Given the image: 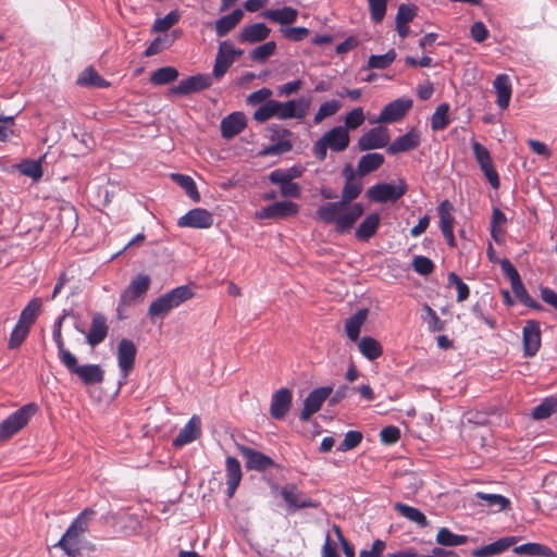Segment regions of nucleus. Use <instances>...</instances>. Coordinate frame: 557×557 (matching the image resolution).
<instances>
[{
  "label": "nucleus",
  "instance_id": "obj_1",
  "mask_svg": "<svg viewBox=\"0 0 557 557\" xmlns=\"http://www.w3.org/2000/svg\"><path fill=\"white\" fill-rule=\"evenodd\" d=\"M363 214L361 203L349 205L342 199L334 202H325L315 211V219L325 224H334L337 233L348 232Z\"/></svg>",
  "mask_w": 557,
  "mask_h": 557
},
{
  "label": "nucleus",
  "instance_id": "obj_2",
  "mask_svg": "<svg viewBox=\"0 0 557 557\" xmlns=\"http://www.w3.org/2000/svg\"><path fill=\"white\" fill-rule=\"evenodd\" d=\"M518 537L506 536L502 537L491 544L484 545L481 548L474 549L473 557H488L493 555H502L512 547V553L516 555H525L531 557H556L547 546L539 543H525L517 545Z\"/></svg>",
  "mask_w": 557,
  "mask_h": 557
},
{
  "label": "nucleus",
  "instance_id": "obj_3",
  "mask_svg": "<svg viewBox=\"0 0 557 557\" xmlns=\"http://www.w3.org/2000/svg\"><path fill=\"white\" fill-rule=\"evenodd\" d=\"M95 516V511L90 508L84 509L75 520L70 524L66 532L58 542L66 555L75 557L83 554V537L88 530L89 523Z\"/></svg>",
  "mask_w": 557,
  "mask_h": 557
},
{
  "label": "nucleus",
  "instance_id": "obj_4",
  "mask_svg": "<svg viewBox=\"0 0 557 557\" xmlns=\"http://www.w3.org/2000/svg\"><path fill=\"white\" fill-rule=\"evenodd\" d=\"M193 296L194 293L190 287L187 285L178 286L153 300L149 306L148 313L151 318L164 317L172 309L193 298Z\"/></svg>",
  "mask_w": 557,
  "mask_h": 557
},
{
  "label": "nucleus",
  "instance_id": "obj_5",
  "mask_svg": "<svg viewBox=\"0 0 557 557\" xmlns=\"http://www.w3.org/2000/svg\"><path fill=\"white\" fill-rule=\"evenodd\" d=\"M349 143L350 137L347 129L344 126H335L314 143L312 150L314 156L323 161L326 158L327 149L341 152L348 147Z\"/></svg>",
  "mask_w": 557,
  "mask_h": 557
},
{
  "label": "nucleus",
  "instance_id": "obj_6",
  "mask_svg": "<svg viewBox=\"0 0 557 557\" xmlns=\"http://www.w3.org/2000/svg\"><path fill=\"white\" fill-rule=\"evenodd\" d=\"M37 405L27 404L0 423V442L5 441L22 430L36 413Z\"/></svg>",
  "mask_w": 557,
  "mask_h": 557
},
{
  "label": "nucleus",
  "instance_id": "obj_7",
  "mask_svg": "<svg viewBox=\"0 0 557 557\" xmlns=\"http://www.w3.org/2000/svg\"><path fill=\"white\" fill-rule=\"evenodd\" d=\"M37 405L27 404L0 423V442L5 441L22 430L36 413Z\"/></svg>",
  "mask_w": 557,
  "mask_h": 557
},
{
  "label": "nucleus",
  "instance_id": "obj_8",
  "mask_svg": "<svg viewBox=\"0 0 557 557\" xmlns=\"http://www.w3.org/2000/svg\"><path fill=\"white\" fill-rule=\"evenodd\" d=\"M151 284L150 276L147 274L136 275L129 285L123 290L120 296L117 311L121 312L122 308L134 304L145 297Z\"/></svg>",
  "mask_w": 557,
  "mask_h": 557
},
{
  "label": "nucleus",
  "instance_id": "obj_9",
  "mask_svg": "<svg viewBox=\"0 0 557 557\" xmlns=\"http://www.w3.org/2000/svg\"><path fill=\"white\" fill-rule=\"evenodd\" d=\"M242 54L243 50L235 49L230 41L220 42L212 70V77L220 81L235 60Z\"/></svg>",
  "mask_w": 557,
  "mask_h": 557
},
{
  "label": "nucleus",
  "instance_id": "obj_10",
  "mask_svg": "<svg viewBox=\"0 0 557 557\" xmlns=\"http://www.w3.org/2000/svg\"><path fill=\"white\" fill-rule=\"evenodd\" d=\"M310 108V99L301 97L285 102L277 101L276 119L278 120H304Z\"/></svg>",
  "mask_w": 557,
  "mask_h": 557
},
{
  "label": "nucleus",
  "instance_id": "obj_11",
  "mask_svg": "<svg viewBox=\"0 0 557 557\" xmlns=\"http://www.w3.org/2000/svg\"><path fill=\"white\" fill-rule=\"evenodd\" d=\"M405 193L406 186L403 182L397 185L381 183L370 187L367 196L375 202H387L398 200Z\"/></svg>",
  "mask_w": 557,
  "mask_h": 557
},
{
  "label": "nucleus",
  "instance_id": "obj_12",
  "mask_svg": "<svg viewBox=\"0 0 557 557\" xmlns=\"http://www.w3.org/2000/svg\"><path fill=\"white\" fill-rule=\"evenodd\" d=\"M63 366L72 373L77 375L86 385L98 384L103 381V370L99 364H84L79 366L77 358L74 356V361L63 363Z\"/></svg>",
  "mask_w": 557,
  "mask_h": 557
},
{
  "label": "nucleus",
  "instance_id": "obj_13",
  "mask_svg": "<svg viewBox=\"0 0 557 557\" xmlns=\"http://www.w3.org/2000/svg\"><path fill=\"white\" fill-rule=\"evenodd\" d=\"M332 392L333 388L331 386L318 387L311 391L304 401L300 420L308 421L312 414L318 412L323 403L332 395Z\"/></svg>",
  "mask_w": 557,
  "mask_h": 557
},
{
  "label": "nucleus",
  "instance_id": "obj_14",
  "mask_svg": "<svg viewBox=\"0 0 557 557\" xmlns=\"http://www.w3.org/2000/svg\"><path fill=\"white\" fill-rule=\"evenodd\" d=\"M299 207L290 200L276 201L267 206L256 213L258 219L280 220L294 216L298 213Z\"/></svg>",
  "mask_w": 557,
  "mask_h": 557
},
{
  "label": "nucleus",
  "instance_id": "obj_15",
  "mask_svg": "<svg viewBox=\"0 0 557 557\" xmlns=\"http://www.w3.org/2000/svg\"><path fill=\"white\" fill-rule=\"evenodd\" d=\"M472 149L475 160L479 163L488 183L492 185V187L498 188L499 177L494 169L493 161L488 150L483 145L474 140L472 141Z\"/></svg>",
  "mask_w": 557,
  "mask_h": 557
},
{
  "label": "nucleus",
  "instance_id": "obj_16",
  "mask_svg": "<svg viewBox=\"0 0 557 557\" xmlns=\"http://www.w3.org/2000/svg\"><path fill=\"white\" fill-rule=\"evenodd\" d=\"M211 84V77L208 74H197L182 79L176 86L170 89V94L187 96L207 89Z\"/></svg>",
  "mask_w": 557,
  "mask_h": 557
},
{
  "label": "nucleus",
  "instance_id": "obj_17",
  "mask_svg": "<svg viewBox=\"0 0 557 557\" xmlns=\"http://www.w3.org/2000/svg\"><path fill=\"white\" fill-rule=\"evenodd\" d=\"M412 107V100L406 97L398 98L386 104L381 111L377 123H394L399 121Z\"/></svg>",
  "mask_w": 557,
  "mask_h": 557
},
{
  "label": "nucleus",
  "instance_id": "obj_18",
  "mask_svg": "<svg viewBox=\"0 0 557 557\" xmlns=\"http://www.w3.org/2000/svg\"><path fill=\"white\" fill-rule=\"evenodd\" d=\"M523 354L525 357H533L541 347L540 323L534 320L527 321L522 330Z\"/></svg>",
  "mask_w": 557,
  "mask_h": 557
},
{
  "label": "nucleus",
  "instance_id": "obj_19",
  "mask_svg": "<svg viewBox=\"0 0 557 557\" xmlns=\"http://www.w3.org/2000/svg\"><path fill=\"white\" fill-rule=\"evenodd\" d=\"M389 141L388 129L384 126L371 128L364 133L358 140V147L361 151L384 148Z\"/></svg>",
  "mask_w": 557,
  "mask_h": 557
},
{
  "label": "nucleus",
  "instance_id": "obj_20",
  "mask_svg": "<svg viewBox=\"0 0 557 557\" xmlns=\"http://www.w3.org/2000/svg\"><path fill=\"white\" fill-rule=\"evenodd\" d=\"M213 224V215L206 209L195 208L181 216L177 221L180 227L209 228Z\"/></svg>",
  "mask_w": 557,
  "mask_h": 557
},
{
  "label": "nucleus",
  "instance_id": "obj_21",
  "mask_svg": "<svg viewBox=\"0 0 557 557\" xmlns=\"http://www.w3.org/2000/svg\"><path fill=\"white\" fill-rule=\"evenodd\" d=\"M136 346L135 344L127 339L123 338L117 345V363L122 374L123 380H126L128 373L134 368L135 357H136Z\"/></svg>",
  "mask_w": 557,
  "mask_h": 557
},
{
  "label": "nucleus",
  "instance_id": "obj_22",
  "mask_svg": "<svg viewBox=\"0 0 557 557\" xmlns=\"http://www.w3.org/2000/svg\"><path fill=\"white\" fill-rule=\"evenodd\" d=\"M293 393L288 388H280L271 398L270 414L276 420H282L292 407Z\"/></svg>",
  "mask_w": 557,
  "mask_h": 557
},
{
  "label": "nucleus",
  "instance_id": "obj_23",
  "mask_svg": "<svg viewBox=\"0 0 557 557\" xmlns=\"http://www.w3.org/2000/svg\"><path fill=\"white\" fill-rule=\"evenodd\" d=\"M226 495L232 498L243 479V472L239 461L232 456L225 459Z\"/></svg>",
  "mask_w": 557,
  "mask_h": 557
},
{
  "label": "nucleus",
  "instance_id": "obj_24",
  "mask_svg": "<svg viewBox=\"0 0 557 557\" xmlns=\"http://www.w3.org/2000/svg\"><path fill=\"white\" fill-rule=\"evenodd\" d=\"M249 470L263 471L273 466V460L264 454L247 446L238 447Z\"/></svg>",
  "mask_w": 557,
  "mask_h": 557
},
{
  "label": "nucleus",
  "instance_id": "obj_25",
  "mask_svg": "<svg viewBox=\"0 0 557 557\" xmlns=\"http://www.w3.org/2000/svg\"><path fill=\"white\" fill-rule=\"evenodd\" d=\"M201 433V421L197 416H193L190 420L180 431L173 441L175 447L187 445L199 437Z\"/></svg>",
  "mask_w": 557,
  "mask_h": 557
},
{
  "label": "nucleus",
  "instance_id": "obj_26",
  "mask_svg": "<svg viewBox=\"0 0 557 557\" xmlns=\"http://www.w3.org/2000/svg\"><path fill=\"white\" fill-rule=\"evenodd\" d=\"M420 133L412 128L405 135L396 138L387 148V152L396 154L417 148L420 145Z\"/></svg>",
  "mask_w": 557,
  "mask_h": 557
},
{
  "label": "nucleus",
  "instance_id": "obj_27",
  "mask_svg": "<svg viewBox=\"0 0 557 557\" xmlns=\"http://www.w3.org/2000/svg\"><path fill=\"white\" fill-rule=\"evenodd\" d=\"M246 126V119L242 112H233L221 121V134L230 139L238 135Z\"/></svg>",
  "mask_w": 557,
  "mask_h": 557
},
{
  "label": "nucleus",
  "instance_id": "obj_28",
  "mask_svg": "<svg viewBox=\"0 0 557 557\" xmlns=\"http://www.w3.org/2000/svg\"><path fill=\"white\" fill-rule=\"evenodd\" d=\"M108 334L107 319L102 313H95L91 321V326L86 335L87 343L95 347L102 343Z\"/></svg>",
  "mask_w": 557,
  "mask_h": 557
},
{
  "label": "nucleus",
  "instance_id": "obj_29",
  "mask_svg": "<svg viewBox=\"0 0 557 557\" xmlns=\"http://www.w3.org/2000/svg\"><path fill=\"white\" fill-rule=\"evenodd\" d=\"M271 29L264 23L245 26L239 34L240 42H260L269 37Z\"/></svg>",
  "mask_w": 557,
  "mask_h": 557
},
{
  "label": "nucleus",
  "instance_id": "obj_30",
  "mask_svg": "<svg viewBox=\"0 0 557 557\" xmlns=\"http://www.w3.org/2000/svg\"><path fill=\"white\" fill-rule=\"evenodd\" d=\"M493 87L497 94L496 103L500 109H506L509 106L511 98V83L506 74H499L493 82Z\"/></svg>",
  "mask_w": 557,
  "mask_h": 557
},
{
  "label": "nucleus",
  "instance_id": "obj_31",
  "mask_svg": "<svg viewBox=\"0 0 557 557\" xmlns=\"http://www.w3.org/2000/svg\"><path fill=\"white\" fill-rule=\"evenodd\" d=\"M262 16L271 22L282 25L293 24L298 17V11L292 7L270 9L262 13Z\"/></svg>",
  "mask_w": 557,
  "mask_h": 557
},
{
  "label": "nucleus",
  "instance_id": "obj_32",
  "mask_svg": "<svg viewBox=\"0 0 557 557\" xmlns=\"http://www.w3.org/2000/svg\"><path fill=\"white\" fill-rule=\"evenodd\" d=\"M368 317L367 309H360L355 314H352L349 319H347L345 323V331L348 338L352 342H356L359 337L361 327L366 322Z\"/></svg>",
  "mask_w": 557,
  "mask_h": 557
},
{
  "label": "nucleus",
  "instance_id": "obj_33",
  "mask_svg": "<svg viewBox=\"0 0 557 557\" xmlns=\"http://www.w3.org/2000/svg\"><path fill=\"white\" fill-rule=\"evenodd\" d=\"M284 500L293 508L312 507V502L305 497L295 486L288 485L283 487L281 492Z\"/></svg>",
  "mask_w": 557,
  "mask_h": 557
},
{
  "label": "nucleus",
  "instance_id": "obj_34",
  "mask_svg": "<svg viewBox=\"0 0 557 557\" xmlns=\"http://www.w3.org/2000/svg\"><path fill=\"white\" fill-rule=\"evenodd\" d=\"M244 12L240 9L234 10L231 14L220 17L215 23V32L219 37L225 36L243 18Z\"/></svg>",
  "mask_w": 557,
  "mask_h": 557
},
{
  "label": "nucleus",
  "instance_id": "obj_35",
  "mask_svg": "<svg viewBox=\"0 0 557 557\" xmlns=\"http://www.w3.org/2000/svg\"><path fill=\"white\" fill-rule=\"evenodd\" d=\"M384 163V156L377 152H371L359 159L357 171L360 176L367 175L377 170Z\"/></svg>",
  "mask_w": 557,
  "mask_h": 557
},
{
  "label": "nucleus",
  "instance_id": "obj_36",
  "mask_svg": "<svg viewBox=\"0 0 557 557\" xmlns=\"http://www.w3.org/2000/svg\"><path fill=\"white\" fill-rule=\"evenodd\" d=\"M360 354L370 361L380 358L383 354L382 345L373 337L364 336L358 343Z\"/></svg>",
  "mask_w": 557,
  "mask_h": 557
},
{
  "label": "nucleus",
  "instance_id": "obj_37",
  "mask_svg": "<svg viewBox=\"0 0 557 557\" xmlns=\"http://www.w3.org/2000/svg\"><path fill=\"white\" fill-rule=\"evenodd\" d=\"M379 225L380 215L377 213L369 214L358 226L356 231V237L359 240H369L376 233Z\"/></svg>",
  "mask_w": 557,
  "mask_h": 557
},
{
  "label": "nucleus",
  "instance_id": "obj_38",
  "mask_svg": "<svg viewBox=\"0 0 557 557\" xmlns=\"http://www.w3.org/2000/svg\"><path fill=\"white\" fill-rule=\"evenodd\" d=\"M362 191V183L355 178V173H350L347 176V181L342 190L341 199L349 205L355 200Z\"/></svg>",
  "mask_w": 557,
  "mask_h": 557
},
{
  "label": "nucleus",
  "instance_id": "obj_39",
  "mask_svg": "<svg viewBox=\"0 0 557 557\" xmlns=\"http://www.w3.org/2000/svg\"><path fill=\"white\" fill-rule=\"evenodd\" d=\"M395 510H397L403 517L406 519L421 525L425 527L428 524V520L425 515L419 509L408 506L403 503H396L394 506Z\"/></svg>",
  "mask_w": 557,
  "mask_h": 557
},
{
  "label": "nucleus",
  "instance_id": "obj_40",
  "mask_svg": "<svg viewBox=\"0 0 557 557\" xmlns=\"http://www.w3.org/2000/svg\"><path fill=\"white\" fill-rule=\"evenodd\" d=\"M178 77V71L172 66H164L153 71L150 75L152 85H166L174 82Z\"/></svg>",
  "mask_w": 557,
  "mask_h": 557
},
{
  "label": "nucleus",
  "instance_id": "obj_41",
  "mask_svg": "<svg viewBox=\"0 0 557 557\" xmlns=\"http://www.w3.org/2000/svg\"><path fill=\"white\" fill-rule=\"evenodd\" d=\"M40 309L41 300L39 298H34L22 310L17 322L30 327L35 323L36 318L40 312Z\"/></svg>",
  "mask_w": 557,
  "mask_h": 557
},
{
  "label": "nucleus",
  "instance_id": "obj_42",
  "mask_svg": "<svg viewBox=\"0 0 557 557\" xmlns=\"http://www.w3.org/2000/svg\"><path fill=\"white\" fill-rule=\"evenodd\" d=\"M557 411V398L547 397L532 412L534 420H544Z\"/></svg>",
  "mask_w": 557,
  "mask_h": 557
},
{
  "label": "nucleus",
  "instance_id": "obj_43",
  "mask_svg": "<svg viewBox=\"0 0 557 557\" xmlns=\"http://www.w3.org/2000/svg\"><path fill=\"white\" fill-rule=\"evenodd\" d=\"M475 497L478 499L483 500L486 506L491 508H496L499 511L508 508V506L510 505V500L507 497L499 494L478 492L475 494Z\"/></svg>",
  "mask_w": 557,
  "mask_h": 557
},
{
  "label": "nucleus",
  "instance_id": "obj_44",
  "mask_svg": "<svg viewBox=\"0 0 557 557\" xmlns=\"http://www.w3.org/2000/svg\"><path fill=\"white\" fill-rule=\"evenodd\" d=\"M18 171L34 181H38L42 176L41 159H25L17 165Z\"/></svg>",
  "mask_w": 557,
  "mask_h": 557
},
{
  "label": "nucleus",
  "instance_id": "obj_45",
  "mask_svg": "<svg viewBox=\"0 0 557 557\" xmlns=\"http://www.w3.org/2000/svg\"><path fill=\"white\" fill-rule=\"evenodd\" d=\"M449 106L447 103L440 104L431 119L433 131H442L449 124Z\"/></svg>",
  "mask_w": 557,
  "mask_h": 557
},
{
  "label": "nucleus",
  "instance_id": "obj_46",
  "mask_svg": "<svg viewBox=\"0 0 557 557\" xmlns=\"http://www.w3.org/2000/svg\"><path fill=\"white\" fill-rule=\"evenodd\" d=\"M436 541L444 546H459L466 543L467 536L455 534L447 528H442L437 532Z\"/></svg>",
  "mask_w": 557,
  "mask_h": 557
},
{
  "label": "nucleus",
  "instance_id": "obj_47",
  "mask_svg": "<svg viewBox=\"0 0 557 557\" xmlns=\"http://www.w3.org/2000/svg\"><path fill=\"white\" fill-rule=\"evenodd\" d=\"M172 178L177 185H180L186 191V194L193 200L199 201L200 196L197 190V186L190 176L175 173V174H172Z\"/></svg>",
  "mask_w": 557,
  "mask_h": 557
},
{
  "label": "nucleus",
  "instance_id": "obj_48",
  "mask_svg": "<svg viewBox=\"0 0 557 557\" xmlns=\"http://www.w3.org/2000/svg\"><path fill=\"white\" fill-rule=\"evenodd\" d=\"M342 104L338 100H327L325 102H323L317 113L314 114V117H313V122L315 124H320L323 120H325L326 117H330L334 114H336L338 112V110L341 109Z\"/></svg>",
  "mask_w": 557,
  "mask_h": 557
},
{
  "label": "nucleus",
  "instance_id": "obj_49",
  "mask_svg": "<svg viewBox=\"0 0 557 557\" xmlns=\"http://www.w3.org/2000/svg\"><path fill=\"white\" fill-rule=\"evenodd\" d=\"M277 100H268L261 104L253 113V120L258 123H264L272 117H276Z\"/></svg>",
  "mask_w": 557,
  "mask_h": 557
},
{
  "label": "nucleus",
  "instance_id": "obj_50",
  "mask_svg": "<svg viewBox=\"0 0 557 557\" xmlns=\"http://www.w3.org/2000/svg\"><path fill=\"white\" fill-rule=\"evenodd\" d=\"M77 84L81 86L94 87H104L108 85L107 82L92 67H88L82 72L77 78Z\"/></svg>",
  "mask_w": 557,
  "mask_h": 557
},
{
  "label": "nucleus",
  "instance_id": "obj_51",
  "mask_svg": "<svg viewBox=\"0 0 557 557\" xmlns=\"http://www.w3.org/2000/svg\"><path fill=\"white\" fill-rule=\"evenodd\" d=\"M453 210H454V207L448 200H444L440 203L438 215H440L441 231L454 228Z\"/></svg>",
  "mask_w": 557,
  "mask_h": 557
},
{
  "label": "nucleus",
  "instance_id": "obj_52",
  "mask_svg": "<svg viewBox=\"0 0 557 557\" xmlns=\"http://www.w3.org/2000/svg\"><path fill=\"white\" fill-rule=\"evenodd\" d=\"M396 59V52L394 49H389L385 54L371 55L368 60V66L371 69H386Z\"/></svg>",
  "mask_w": 557,
  "mask_h": 557
},
{
  "label": "nucleus",
  "instance_id": "obj_53",
  "mask_svg": "<svg viewBox=\"0 0 557 557\" xmlns=\"http://www.w3.org/2000/svg\"><path fill=\"white\" fill-rule=\"evenodd\" d=\"M275 50H276V44L274 41H268V42L255 48L251 51L250 57L255 61L264 62L271 55L274 54Z\"/></svg>",
  "mask_w": 557,
  "mask_h": 557
},
{
  "label": "nucleus",
  "instance_id": "obj_54",
  "mask_svg": "<svg viewBox=\"0 0 557 557\" xmlns=\"http://www.w3.org/2000/svg\"><path fill=\"white\" fill-rule=\"evenodd\" d=\"M180 17L178 11H171L164 17L157 18L152 28L154 32H166L178 22Z\"/></svg>",
  "mask_w": 557,
  "mask_h": 557
},
{
  "label": "nucleus",
  "instance_id": "obj_55",
  "mask_svg": "<svg viewBox=\"0 0 557 557\" xmlns=\"http://www.w3.org/2000/svg\"><path fill=\"white\" fill-rule=\"evenodd\" d=\"M29 326H26L22 323H16L15 327L13 329L10 339H9V347L11 349L17 348L22 345V343L25 341L29 333Z\"/></svg>",
  "mask_w": 557,
  "mask_h": 557
},
{
  "label": "nucleus",
  "instance_id": "obj_56",
  "mask_svg": "<svg viewBox=\"0 0 557 557\" xmlns=\"http://www.w3.org/2000/svg\"><path fill=\"white\" fill-rule=\"evenodd\" d=\"M422 319L428 324L430 331L437 332L442 331L444 327V324L436 312L428 305H424L423 307Z\"/></svg>",
  "mask_w": 557,
  "mask_h": 557
},
{
  "label": "nucleus",
  "instance_id": "obj_57",
  "mask_svg": "<svg viewBox=\"0 0 557 557\" xmlns=\"http://www.w3.org/2000/svg\"><path fill=\"white\" fill-rule=\"evenodd\" d=\"M53 341L58 347V356L62 364L74 361V355L64 347V342L60 330H53Z\"/></svg>",
  "mask_w": 557,
  "mask_h": 557
},
{
  "label": "nucleus",
  "instance_id": "obj_58",
  "mask_svg": "<svg viewBox=\"0 0 557 557\" xmlns=\"http://www.w3.org/2000/svg\"><path fill=\"white\" fill-rule=\"evenodd\" d=\"M364 122V114L362 108L358 107L352 109L345 116V125L344 127L348 131L356 129Z\"/></svg>",
  "mask_w": 557,
  "mask_h": 557
},
{
  "label": "nucleus",
  "instance_id": "obj_59",
  "mask_svg": "<svg viewBox=\"0 0 557 557\" xmlns=\"http://www.w3.org/2000/svg\"><path fill=\"white\" fill-rule=\"evenodd\" d=\"M447 281L449 286H456L458 301H463L469 297L470 290L468 285L456 273H449Z\"/></svg>",
  "mask_w": 557,
  "mask_h": 557
},
{
  "label": "nucleus",
  "instance_id": "obj_60",
  "mask_svg": "<svg viewBox=\"0 0 557 557\" xmlns=\"http://www.w3.org/2000/svg\"><path fill=\"white\" fill-rule=\"evenodd\" d=\"M362 437V433L359 431H348L337 449L341 451L354 449L361 443Z\"/></svg>",
  "mask_w": 557,
  "mask_h": 557
},
{
  "label": "nucleus",
  "instance_id": "obj_61",
  "mask_svg": "<svg viewBox=\"0 0 557 557\" xmlns=\"http://www.w3.org/2000/svg\"><path fill=\"white\" fill-rule=\"evenodd\" d=\"M387 0H369V10L371 18L375 23L383 21L386 13Z\"/></svg>",
  "mask_w": 557,
  "mask_h": 557
},
{
  "label": "nucleus",
  "instance_id": "obj_62",
  "mask_svg": "<svg viewBox=\"0 0 557 557\" xmlns=\"http://www.w3.org/2000/svg\"><path fill=\"white\" fill-rule=\"evenodd\" d=\"M293 148V144L289 139H281L275 144L268 146L263 149V154L265 156H277L283 154L290 151Z\"/></svg>",
  "mask_w": 557,
  "mask_h": 557
},
{
  "label": "nucleus",
  "instance_id": "obj_63",
  "mask_svg": "<svg viewBox=\"0 0 557 557\" xmlns=\"http://www.w3.org/2000/svg\"><path fill=\"white\" fill-rule=\"evenodd\" d=\"M412 268L417 273L428 275L434 270V264L431 259L423 256H417L412 260Z\"/></svg>",
  "mask_w": 557,
  "mask_h": 557
},
{
  "label": "nucleus",
  "instance_id": "obj_64",
  "mask_svg": "<svg viewBox=\"0 0 557 557\" xmlns=\"http://www.w3.org/2000/svg\"><path fill=\"white\" fill-rule=\"evenodd\" d=\"M272 90L270 88L263 87L257 91L251 92L247 97V103L250 106L263 104L268 100H272Z\"/></svg>",
  "mask_w": 557,
  "mask_h": 557
}]
</instances>
